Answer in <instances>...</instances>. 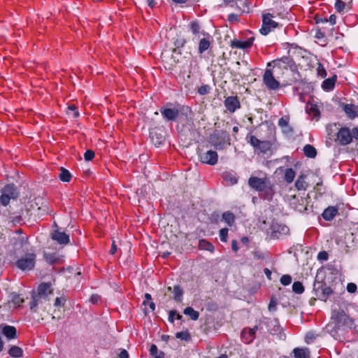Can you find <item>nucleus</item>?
<instances>
[{"instance_id":"obj_1","label":"nucleus","mask_w":358,"mask_h":358,"mask_svg":"<svg viewBox=\"0 0 358 358\" xmlns=\"http://www.w3.org/2000/svg\"><path fill=\"white\" fill-rule=\"evenodd\" d=\"M327 327L331 334L335 336L340 331L343 332L349 329H356L357 325L355 324V320L350 317V315H332Z\"/></svg>"},{"instance_id":"obj_2","label":"nucleus","mask_w":358,"mask_h":358,"mask_svg":"<svg viewBox=\"0 0 358 358\" xmlns=\"http://www.w3.org/2000/svg\"><path fill=\"white\" fill-rule=\"evenodd\" d=\"M248 185L256 191L264 193L268 199H270L274 194L273 185L266 177L261 178L256 176H251L248 180Z\"/></svg>"},{"instance_id":"obj_3","label":"nucleus","mask_w":358,"mask_h":358,"mask_svg":"<svg viewBox=\"0 0 358 358\" xmlns=\"http://www.w3.org/2000/svg\"><path fill=\"white\" fill-rule=\"evenodd\" d=\"M51 285L48 282H42L39 285L37 293L33 294L31 301L29 302L30 310L36 312L35 308L38 305L42 304L44 301L48 300V297L52 294Z\"/></svg>"},{"instance_id":"obj_4","label":"nucleus","mask_w":358,"mask_h":358,"mask_svg":"<svg viewBox=\"0 0 358 358\" xmlns=\"http://www.w3.org/2000/svg\"><path fill=\"white\" fill-rule=\"evenodd\" d=\"M231 138L229 134L224 130H215L210 136L208 142L216 150H223L230 145Z\"/></svg>"},{"instance_id":"obj_5","label":"nucleus","mask_w":358,"mask_h":358,"mask_svg":"<svg viewBox=\"0 0 358 358\" xmlns=\"http://www.w3.org/2000/svg\"><path fill=\"white\" fill-rule=\"evenodd\" d=\"M271 66V62L268 63L267 69L263 76V82L266 87L270 90H275L280 87V83L275 78L274 73L277 69H268Z\"/></svg>"},{"instance_id":"obj_6","label":"nucleus","mask_w":358,"mask_h":358,"mask_svg":"<svg viewBox=\"0 0 358 358\" xmlns=\"http://www.w3.org/2000/svg\"><path fill=\"white\" fill-rule=\"evenodd\" d=\"M36 264V255L34 253H27L20 257L15 263L16 266L23 271L32 270Z\"/></svg>"},{"instance_id":"obj_7","label":"nucleus","mask_w":358,"mask_h":358,"mask_svg":"<svg viewBox=\"0 0 358 358\" xmlns=\"http://www.w3.org/2000/svg\"><path fill=\"white\" fill-rule=\"evenodd\" d=\"M17 196L18 192L16 187L13 184H8L2 189L0 202L3 206H6L9 203L11 199H14Z\"/></svg>"},{"instance_id":"obj_8","label":"nucleus","mask_w":358,"mask_h":358,"mask_svg":"<svg viewBox=\"0 0 358 358\" xmlns=\"http://www.w3.org/2000/svg\"><path fill=\"white\" fill-rule=\"evenodd\" d=\"M279 24L273 20V15L270 13L264 14L262 16V25L259 32L264 35H268L271 31L278 27Z\"/></svg>"},{"instance_id":"obj_9","label":"nucleus","mask_w":358,"mask_h":358,"mask_svg":"<svg viewBox=\"0 0 358 358\" xmlns=\"http://www.w3.org/2000/svg\"><path fill=\"white\" fill-rule=\"evenodd\" d=\"M199 160L201 163L213 166L217 164L218 155L216 151L208 150L206 152H198Z\"/></svg>"},{"instance_id":"obj_10","label":"nucleus","mask_w":358,"mask_h":358,"mask_svg":"<svg viewBox=\"0 0 358 358\" xmlns=\"http://www.w3.org/2000/svg\"><path fill=\"white\" fill-rule=\"evenodd\" d=\"M159 110L163 117L167 121H175L180 114L178 108L168 107V106L161 107Z\"/></svg>"},{"instance_id":"obj_11","label":"nucleus","mask_w":358,"mask_h":358,"mask_svg":"<svg viewBox=\"0 0 358 358\" xmlns=\"http://www.w3.org/2000/svg\"><path fill=\"white\" fill-rule=\"evenodd\" d=\"M289 205L296 210L302 213L307 210L306 200L298 196H292L289 199Z\"/></svg>"},{"instance_id":"obj_12","label":"nucleus","mask_w":358,"mask_h":358,"mask_svg":"<svg viewBox=\"0 0 358 358\" xmlns=\"http://www.w3.org/2000/svg\"><path fill=\"white\" fill-rule=\"evenodd\" d=\"M314 289L317 292L318 297L324 301H326L329 296L332 294V289L330 287L320 282L315 283Z\"/></svg>"},{"instance_id":"obj_13","label":"nucleus","mask_w":358,"mask_h":358,"mask_svg":"<svg viewBox=\"0 0 358 358\" xmlns=\"http://www.w3.org/2000/svg\"><path fill=\"white\" fill-rule=\"evenodd\" d=\"M352 137L348 128H341L337 133V141L341 145H345L351 143Z\"/></svg>"},{"instance_id":"obj_14","label":"nucleus","mask_w":358,"mask_h":358,"mask_svg":"<svg viewBox=\"0 0 358 358\" xmlns=\"http://www.w3.org/2000/svg\"><path fill=\"white\" fill-rule=\"evenodd\" d=\"M224 105L227 110L231 113L241 108L240 101L236 96H230L227 97L224 101Z\"/></svg>"},{"instance_id":"obj_15","label":"nucleus","mask_w":358,"mask_h":358,"mask_svg":"<svg viewBox=\"0 0 358 358\" xmlns=\"http://www.w3.org/2000/svg\"><path fill=\"white\" fill-rule=\"evenodd\" d=\"M264 320L261 322V324H265L268 331L271 334H275L279 328V322L275 317H264Z\"/></svg>"},{"instance_id":"obj_16","label":"nucleus","mask_w":358,"mask_h":358,"mask_svg":"<svg viewBox=\"0 0 358 358\" xmlns=\"http://www.w3.org/2000/svg\"><path fill=\"white\" fill-rule=\"evenodd\" d=\"M258 327L255 325L253 328H244L241 331V338L246 343H250L255 337V332Z\"/></svg>"},{"instance_id":"obj_17","label":"nucleus","mask_w":358,"mask_h":358,"mask_svg":"<svg viewBox=\"0 0 358 358\" xmlns=\"http://www.w3.org/2000/svg\"><path fill=\"white\" fill-rule=\"evenodd\" d=\"M271 236L274 238H280L282 235H285L289 232V228L285 225L275 224L273 225Z\"/></svg>"},{"instance_id":"obj_18","label":"nucleus","mask_w":358,"mask_h":358,"mask_svg":"<svg viewBox=\"0 0 358 358\" xmlns=\"http://www.w3.org/2000/svg\"><path fill=\"white\" fill-rule=\"evenodd\" d=\"M254 38H250L246 41H240L237 39H234L231 41V46L234 48L238 49H246L252 46L253 43Z\"/></svg>"},{"instance_id":"obj_19","label":"nucleus","mask_w":358,"mask_h":358,"mask_svg":"<svg viewBox=\"0 0 358 358\" xmlns=\"http://www.w3.org/2000/svg\"><path fill=\"white\" fill-rule=\"evenodd\" d=\"M273 63L274 64L273 66L274 69H280L282 68L287 69V66H290L292 63V59L289 57H283L280 59L273 61Z\"/></svg>"},{"instance_id":"obj_20","label":"nucleus","mask_w":358,"mask_h":358,"mask_svg":"<svg viewBox=\"0 0 358 358\" xmlns=\"http://www.w3.org/2000/svg\"><path fill=\"white\" fill-rule=\"evenodd\" d=\"M52 238L59 244H67L69 242V236L66 233L58 230L52 234Z\"/></svg>"},{"instance_id":"obj_21","label":"nucleus","mask_w":358,"mask_h":358,"mask_svg":"<svg viewBox=\"0 0 358 358\" xmlns=\"http://www.w3.org/2000/svg\"><path fill=\"white\" fill-rule=\"evenodd\" d=\"M211 41L212 37L208 34H206V36L200 40L198 49L199 54L203 53L210 48Z\"/></svg>"},{"instance_id":"obj_22","label":"nucleus","mask_w":358,"mask_h":358,"mask_svg":"<svg viewBox=\"0 0 358 358\" xmlns=\"http://www.w3.org/2000/svg\"><path fill=\"white\" fill-rule=\"evenodd\" d=\"M144 306V313H149L153 312L155 309V304L152 301V297L150 294L146 293L145 294V299L142 303Z\"/></svg>"},{"instance_id":"obj_23","label":"nucleus","mask_w":358,"mask_h":358,"mask_svg":"<svg viewBox=\"0 0 358 358\" xmlns=\"http://www.w3.org/2000/svg\"><path fill=\"white\" fill-rule=\"evenodd\" d=\"M338 213V208L336 206H329L322 214L324 220L327 221L332 220Z\"/></svg>"},{"instance_id":"obj_24","label":"nucleus","mask_w":358,"mask_h":358,"mask_svg":"<svg viewBox=\"0 0 358 358\" xmlns=\"http://www.w3.org/2000/svg\"><path fill=\"white\" fill-rule=\"evenodd\" d=\"M2 333L8 340L17 338V330L13 326L5 325L2 328Z\"/></svg>"},{"instance_id":"obj_25","label":"nucleus","mask_w":358,"mask_h":358,"mask_svg":"<svg viewBox=\"0 0 358 358\" xmlns=\"http://www.w3.org/2000/svg\"><path fill=\"white\" fill-rule=\"evenodd\" d=\"M169 292L173 293V299L177 301H181L183 296V289L180 285H175L173 287H168Z\"/></svg>"},{"instance_id":"obj_26","label":"nucleus","mask_w":358,"mask_h":358,"mask_svg":"<svg viewBox=\"0 0 358 358\" xmlns=\"http://www.w3.org/2000/svg\"><path fill=\"white\" fill-rule=\"evenodd\" d=\"M222 176L223 180L230 185H235L238 182L236 174L233 171H224Z\"/></svg>"},{"instance_id":"obj_27","label":"nucleus","mask_w":358,"mask_h":358,"mask_svg":"<svg viewBox=\"0 0 358 358\" xmlns=\"http://www.w3.org/2000/svg\"><path fill=\"white\" fill-rule=\"evenodd\" d=\"M336 79L337 77L335 75L331 78L325 79L322 85L323 90L327 92L332 90L335 86Z\"/></svg>"},{"instance_id":"obj_28","label":"nucleus","mask_w":358,"mask_h":358,"mask_svg":"<svg viewBox=\"0 0 358 358\" xmlns=\"http://www.w3.org/2000/svg\"><path fill=\"white\" fill-rule=\"evenodd\" d=\"M189 29L192 34L196 36L200 37L201 35L206 36V33L204 31L201 30V27L199 23L196 21L191 22L189 24Z\"/></svg>"},{"instance_id":"obj_29","label":"nucleus","mask_w":358,"mask_h":358,"mask_svg":"<svg viewBox=\"0 0 358 358\" xmlns=\"http://www.w3.org/2000/svg\"><path fill=\"white\" fill-rule=\"evenodd\" d=\"M293 354L294 358H309L310 350L305 348H296L293 350Z\"/></svg>"},{"instance_id":"obj_30","label":"nucleus","mask_w":358,"mask_h":358,"mask_svg":"<svg viewBox=\"0 0 358 358\" xmlns=\"http://www.w3.org/2000/svg\"><path fill=\"white\" fill-rule=\"evenodd\" d=\"M306 176L301 175L298 177L295 182V187L299 191H306L308 187V183L305 180Z\"/></svg>"},{"instance_id":"obj_31","label":"nucleus","mask_w":358,"mask_h":358,"mask_svg":"<svg viewBox=\"0 0 358 358\" xmlns=\"http://www.w3.org/2000/svg\"><path fill=\"white\" fill-rule=\"evenodd\" d=\"M34 320L38 323L45 324L50 322L52 323L55 320V317L54 315H45V317H42V315H36V317H34Z\"/></svg>"},{"instance_id":"obj_32","label":"nucleus","mask_w":358,"mask_h":358,"mask_svg":"<svg viewBox=\"0 0 358 358\" xmlns=\"http://www.w3.org/2000/svg\"><path fill=\"white\" fill-rule=\"evenodd\" d=\"M236 7L241 13H248L250 10V3L248 0H236Z\"/></svg>"},{"instance_id":"obj_33","label":"nucleus","mask_w":358,"mask_h":358,"mask_svg":"<svg viewBox=\"0 0 358 358\" xmlns=\"http://www.w3.org/2000/svg\"><path fill=\"white\" fill-rule=\"evenodd\" d=\"M8 355L11 357L14 358H19L22 357L23 355V350L21 348L18 346H12L10 350H8Z\"/></svg>"},{"instance_id":"obj_34","label":"nucleus","mask_w":358,"mask_h":358,"mask_svg":"<svg viewBox=\"0 0 358 358\" xmlns=\"http://www.w3.org/2000/svg\"><path fill=\"white\" fill-rule=\"evenodd\" d=\"M199 248L201 250H207L211 252H213L215 250L213 245L204 239H201L199 241Z\"/></svg>"},{"instance_id":"obj_35","label":"nucleus","mask_w":358,"mask_h":358,"mask_svg":"<svg viewBox=\"0 0 358 358\" xmlns=\"http://www.w3.org/2000/svg\"><path fill=\"white\" fill-rule=\"evenodd\" d=\"M59 170L60 173L59 175V178L62 182H69L72 177L71 173L67 169L63 167H61Z\"/></svg>"},{"instance_id":"obj_36","label":"nucleus","mask_w":358,"mask_h":358,"mask_svg":"<svg viewBox=\"0 0 358 358\" xmlns=\"http://www.w3.org/2000/svg\"><path fill=\"white\" fill-rule=\"evenodd\" d=\"M303 152L307 157L310 158H314L317 155L316 149L309 144H307L303 147Z\"/></svg>"},{"instance_id":"obj_37","label":"nucleus","mask_w":358,"mask_h":358,"mask_svg":"<svg viewBox=\"0 0 358 358\" xmlns=\"http://www.w3.org/2000/svg\"><path fill=\"white\" fill-rule=\"evenodd\" d=\"M222 220L229 226L231 227L235 221V216L231 212H225L222 214Z\"/></svg>"},{"instance_id":"obj_38","label":"nucleus","mask_w":358,"mask_h":358,"mask_svg":"<svg viewBox=\"0 0 358 358\" xmlns=\"http://www.w3.org/2000/svg\"><path fill=\"white\" fill-rule=\"evenodd\" d=\"M150 354L155 358H164V353L162 351H158L156 345L152 344L150 348Z\"/></svg>"},{"instance_id":"obj_39","label":"nucleus","mask_w":358,"mask_h":358,"mask_svg":"<svg viewBox=\"0 0 358 358\" xmlns=\"http://www.w3.org/2000/svg\"><path fill=\"white\" fill-rule=\"evenodd\" d=\"M296 176V172L291 168L287 169L285 172V180L287 183H291L293 182Z\"/></svg>"},{"instance_id":"obj_40","label":"nucleus","mask_w":358,"mask_h":358,"mask_svg":"<svg viewBox=\"0 0 358 358\" xmlns=\"http://www.w3.org/2000/svg\"><path fill=\"white\" fill-rule=\"evenodd\" d=\"M271 148V144L268 141H260L259 145L257 149L259 150L263 153H266Z\"/></svg>"},{"instance_id":"obj_41","label":"nucleus","mask_w":358,"mask_h":358,"mask_svg":"<svg viewBox=\"0 0 358 358\" xmlns=\"http://www.w3.org/2000/svg\"><path fill=\"white\" fill-rule=\"evenodd\" d=\"M176 337L185 341H189L191 338V336L187 331L177 332L176 334Z\"/></svg>"},{"instance_id":"obj_42","label":"nucleus","mask_w":358,"mask_h":358,"mask_svg":"<svg viewBox=\"0 0 358 358\" xmlns=\"http://www.w3.org/2000/svg\"><path fill=\"white\" fill-rule=\"evenodd\" d=\"M292 290L296 294H302L304 292V287L301 282H294L292 285Z\"/></svg>"},{"instance_id":"obj_43","label":"nucleus","mask_w":358,"mask_h":358,"mask_svg":"<svg viewBox=\"0 0 358 358\" xmlns=\"http://www.w3.org/2000/svg\"><path fill=\"white\" fill-rule=\"evenodd\" d=\"M66 301V298L62 295L60 296L56 297L55 302H54V306L56 308H60L64 306V304Z\"/></svg>"},{"instance_id":"obj_44","label":"nucleus","mask_w":358,"mask_h":358,"mask_svg":"<svg viewBox=\"0 0 358 358\" xmlns=\"http://www.w3.org/2000/svg\"><path fill=\"white\" fill-rule=\"evenodd\" d=\"M44 258L45 261L50 264H53L57 259L55 253H45Z\"/></svg>"},{"instance_id":"obj_45","label":"nucleus","mask_w":358,"mask_h":358,"mask_svg":"<svg viewBox=\"0 0 358 358\" xmlns=\"http://www.w3.org/2000/svg\"><path fill=\"white\" fill-rule=\"evenodd\" d=\"M24 302L23 298H22L20 295H14L12 299V303L15 306H21V305Z\"/></svg>"},{"instance_id":"obj_46","label":"nucleus","mask_w":358,"mask_h":358,"mask_svg":"<svg viewBox=\"0 0 358 358\" xmlns=\"http://www.w3.org/2000/svg\"><path fill=\"white\" fill-rule=\"evenodd\" d=\"M228 229L223 228L220 230L219 236L222 242L226 243L228 238Z\"/></svg>"},{"instance_id":"obj_47","label":"nucleus","mask_w":358,"mask_h":358,"mask_svg":"<svg viewBox=\"0 0 358 358\" xmlns=\"http://www.w3.org/2000/svg\"><path fill=\"white\" fill-rule=\"evenodd\" d=\"M317 76L322 78L327 76V71H326L324 67L323 66V65L320 63H319L317 65Z\"/></svg>"},{"instance_id":"obj_48","label":"nucleus","mask_w":358,"mask_h":358,"mask_svg":"<svg viewBox=\"0 0 358 358\" xmlns=\"http://www.w3.org/2000/svg\"><path fill=\"white\" fill-rule=\"evenodd\" d=\"M345 7V3L341 0H338L335 3V8L338 13L343 12Z\"/></svg>"},{"instance_id":"obj_49","label":"nucleus","mask_w":358,"mask_h":358,"mask_svg":"<svg viewBox=\"0 0 358 358\" xmlns=\"http://www.w3.org/2000/svg\"><path fill=\"white\" fill-rule=\"evenodd\" d=\"M280 282L285 286L289 285L292 282V277L289 275H283L280 278Z\"/></svg>"},{"instance_id":"obj_50","label":"nucleus","mask_w":358,"mask_h":358,"mask_svg":"<svg viewBox=\"0 0 358 358\" xmlns=\"http://www.w3.org/2000/svg\"><path fill=\"white\" fill-rule=\"evenodd\" d=\"M210 90V87L208 85H201L198 89V93L201 95H205V94H207L209 93Z\"/></svg>"},{"instance_id":"obj_51","label":"nucleus","mask_w":358,"mask_h":358,"mask_svg":"<svg viewBox=\"0 0 358 358\" xmlns=\"http://www.w3.org/2000/svg\"><path fill=\"white\" fill-rule=\"evenodd\" d=\"M344 110L346 114H348L350 117H354L355 115L354 114L353 106L347 104L344 107Z\"/></svg>"},{"instance_id":"obj_52","label":"nucleus","mask_w":358,"mask_h":358,"mask_svg":"<svg viewBox=\"0 0 358 358\" xmlns=\"http://www.w3.org/2000/svg\"><path fill=\"white\" fill-rule=\"evenodd\" d=\"M316 336L315 334L312 331L308 332L305 336V341L306 343L309 344L312 343L315 339Z\"/></svg>"},{"instance_id":"obj_53","label":"nucleus","mask_w":358,"mask_h":358,"mask_svg":"<svg viewBox=\"0 0 358 358\" xmlns=\"http://www.w3.org/2000/svg\"><path fill=\"white\" fill-rule=\"evenodd\" d=\"M260 140H259L256 136H250L249 143L251 145H252L255 148L257 149L258 145H259Z\"/></svg>"},{"instance_id":"obj_54","label":"nucleus","mask_w":358,"mask_h":358,"mask_svg":"<svg viewBox=\"0 0 358 358\" xmlns=\"http://www.w3.org/2000/svg\"><path fill=\"white\" fill-rule=\"evenodd\" d=\"M182 315H169L167 320L170 323L173 324L176 320H180L182 322Z\"/></svg>"},{"instance_id":"obj_55","label":"nucleus","mask_w":358,"mask_h":358,"mask_svg":"<svg viewBox=\"0 0 358 358\" xmlns=\"http://www.w3.org/2000/svg\"><path fill=\"white\" fill-rule=\"evenodd\" d=\"M94 157V152L91 150H87L85 154H84V158L85 159V161H90L92 160Z\"/></svg>"},{"instance_id":"obj_56","label":"nucleus","mask_w":358,"mask_h":358,"mask_svg":"<svg viewBox=\"0 0 358 358\" xmlns=\"http://www.w3.org/2000/svg\"><path fill=\"white\" fill-rule=\"evenodd\" d=\"M346 289L349 293H355L357 291V287L355 283L350 282L347 285Z\"/></svg>"},{"instance_id":"obj_57","label":"nucleus","mask_w":358,"mask_h":358,"mask_svg":"<svg viewBox=\"0 0 358 358\" xmlns=\"http://www.w3.org/2000/svg\"><path fill=\"white\" fill-rule=\"evenodd\" d=\"M328 253L326 251H321L317 255V259L320 261H327L328 259Z\"/></svg>"},{"instance_id":"obj_58","label":"nucleus","mask_w":358,"mask_h":358,"mask_svg":"<svg viewBox=\"0 0 358 358\" xmlns=\"http://www.w3.org/2000/svg\"><path fill=\"white\" fill-rule=\"evenodd\" d=\"M278 125L280 127H285L288 126V118L285 117H282L278 120Z\"/></svg>"},{"instance_id":"obj_59","label":"nucleus","mask_w":358,"mask_h":358,"mask_svg":"<svg viewBox=\"0 0 358 358\" xmlns=\"http://www.w3.org/2000/svg\"><path fill=\"white\" fill-rule=\"evenodd\" d=\"M227 20L229 22H235L238 21V16L236 14L231 13L228 15Z\"/></svg>"},{"instance_id":"obj_60","label":"nucleus","mask_w":358,"mask_h":358,"mask_svg":"<svg viewBox=\"0 0 358 358\" xmlns=\"http://www.w3.org/2000/svg\"><path fill=\"white\" fill-rule=\"evenodd\" d=\"M276 303L273 299H271L268 304V310L270 312H273L275 310Z\"/></svg>"},{"instance_id":"obj_61","label":"nucleus","mask_w":358,"mask_h":358,"mask_svg":"<svg viewBox=\"0 0 358 358\" xmlns=\"http://www.w3.org/2000/svg\"><path fill=\"white\" fill-rule=\"evenodd\" d=\"M119 358H129L127 351L124 349L122 350L118 355Z\"/></svg>"},{"instance_id":"obj_62","label":"nucleus","mask_w":358,"mask_h":358,"mask_svg":"<svg viewBox=\"0 0 358 358\" xmlns=\"http://www.w3.org/2000/svg\"><path fill=\"white\" fill-rule=\"evenodd\" d=\"M99 300H100V296L97 294H93V295H92V296L90 298V301L92 303H98V301Z\"/></svg>"},{"instance_id":"obj_63","label":"nucleus","mask_w":358,"mask_h":358,"mask_svg":"<svg viewBox=\"0 0 358 358\" xmlns=\"http://www.w3.org/2000/svg\"><path fill=\"white\" fill-rule=\"evenodd\" d=\"M336 16L335 15H331L329 20H325V22H329L331 24L334 25L336 24Z\"/></svg>"},{"instance_id":"obj_64","label":"nucleus","mask_w":358,"mask_h":358,"mask_svg":"<svg viewBox=\"0 0 358 358\" xmlns=\"http://www.w3.org/2000/svg\"><path fill=\"white\" fill-rule=\"evenodd\" d=\"M68 108H69V110H72V111L74 112V114H73L74 117H78L79 115V113H78V112L76 110V107L74 105L69 106L68 107Z\"/></svg>"}]
</instances>
